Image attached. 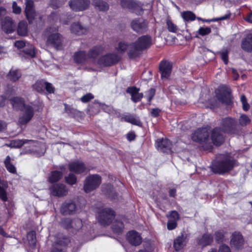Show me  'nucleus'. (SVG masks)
<instances>
[{"label":"nucleus","mask_w":252,"mask_h":252,"mask_svg":"<svg viewBox=\"0 0 252 252\" xmlns=\"http://www.w3.org/2000/svg\"><path fill=\"white\" fill-rule=\"evenodd\" d=\"M154 44L150 34L140 36L134 42L130 43V48L127 52L128 58L131 60L139 58L142 52L150 49Z\"/></svg>","instance_id":"f257e3e1"},{"label":"nucleus","mask_w":252,"mask_h":252,"mask_svg":"<svg viewBox=\"0 0 252 252\" xmlns=\"http://www.w3.org/2000/svg\"><path fill=\"white\" fill-rule=\"evenodd\" d=\"M238 166L237 160L228 155H223L211 166V171L215 174L224 175Z\"/></svg>","instance_id":"f03ea898"},{"label":"nucleus","mask_w":252,"mask_h":252,"mask_svg":"<svg viewBox=\"0 0 252 252\" xmlns=\"http://www.w3.org/2000/svg\"><path fill=\"white\" fill-rule=\"evenodd\" d=\"M25 144H27L29 149L26 150L28 153H33L40 157L44 155L46 151L45 145L41 142L32 140L15 139L10 141L6 145L11 148H20Z\"/></svg>","instance_id":"7ed1b4c3"},{"label":"nucleus","mask_w":252,"mask_h":252,"mask_svg":"<svg viewBox=\"0 0 252 252\" xmlns=\"http://www.w3.org/2000/svg\"><path fill=\"white\" fill-rule=\"evenodd\" d=\"M10 102L16 110H20L23 114L19 119V123L21 125L27 124L33 116V110L31 106L25 105L24 99L20 97H14L11 99Z\"/></svg>","instance_id":"20e7f679"},{"label":"nucleus","mask_w":252,"mask_h":252,"mask_svg":"<svg viewBox=\"0 0 252 252\" xmlns=\"http://www.w3.org/2000/svg\"><path fill=\"white\" fill-rule=\"evenodd\" d=\"M192 140L201 145H203L204 150L211 151L213 147L209 142V132L206 127L198 128L191 134Z\"/></svg>","instance_id":"39448f33"},{"label":"nucleus","mask_w":252,"mask_h":252,"mask_svg":"<svg viewBox=\"0 0 252 252\" xmlns=\"http://www.w3.org/2000/svg\"><path fill=\"white\" fill-rule=\"evenodd\" d=\"M217 100L226 106L233 104V96L231 88L227 85L221 84L215 90Z\"/></svg>","instance_id":"423d86ee"},{"label":"nucleus","mask_w":252,"mask_h":252,"mask_svg":"<svg viewBox=\"0 0 252 252\" xmlns=\"http://www.w3.org/2000/svg\"><path fill=\"white\" fill-rule=\"evenodd\" d=\"M56 28L52 29L50 28L49 32L50 33L47 37L46 43L48 46L54 47L56 50H61L63 48V38L58 32Z\"/></svg>","instance_id":"0eeeda50"},{"label":"nucleus","mask_w":252,"mask_h":252,"mask_svg":"<svg viewBox=\"0 0 252 252\" xmlns=\"http://www.w3.org/2000/svg\"><path fill=\"white\" fill-rule=\"evenodd\" d=\"M237 125L238 122L236 119L227 117L222 119L220 127L223 133L232 134L236 132Z\"/></svg>","instance_id":"6e6552de"},{"label":"nucleus","mask_w":252,"mask_h":252,"mask_svg":"<svg viewBox=\"0 0 252 252\" xmlns=\"http://www.w3.org/2000/svg\"><path fill=\"white\" fill-rule=\"evenodd\" d=\"M120 4L123 8L128 9L138 15H142L144 9L143 4L136 0H121Z\"/></svg>","instance_id":"1a4fd4ad"},{"label":"nucleus","mask_w":252,"mask_h":252,"mask_svg":"<svg viewBox=\"0 0 252 252\" xmlns=\"http://www.w3.org/2000/svg\"><path fill=\"white\" fill-rule=\"evenodd\" d=\"M62 223L68 231L72 233H76L83 226L82 220L78 218L73 220L66 218L63 220Z\"/></svg>","instance_id":"9d476101"},{"label":"nucleus","mask_w":252,"mask_h":252,"mask_svg":"<svg viewBox=\"0 0 252 252\" xmlns=\"http://www.w3.org/2000/svg\"><path fill=\"white\" fill-rule=\"evenodd\" d=\"M101 179L97 174L91 175L85 180L84 189L86 192H89L96 189L101 184Z\"/></svg>","instance_id":"9b49d317"},{"label":"nucleus","mask_w":252,"mask_h":252,"mask_svg":"<svg viewBox=\"0 0 252 252\" xmlns=\"http://www.w3.org/2000/svg\"><path fill=\"white\" fill-rule=\"evenodd\" d=\"M173 68V63L168 60H162L158 66L159 72L161 79H168L171 74Z\"/></svg>","instance_id":"f8f14e48"},{"label":"nucleus","mask_w":252,"mask_h":252,"mask_svg":"<svg viewBox=\"0 0 252 252\" xmlns=\"http://www.w3.org/2000/svg\"><path fill=\"white\" fill-rule=\"evenodd\" d=\"M222 132V129L219 126H216L212 130L211 139L213 144L216 146H220L224 143L225 136Z\"/></svg>","instance_id":"ddd939ff"},{"label":"nucleus","mask_w":252,"mask_h":252,"mask_svg":"<svg viewBox=\"0 0 252 252\" xmlns=\"http://www.w3.org/2000/svg\"><path fill=\"white\" fill-rule=\"evenodd\" d=\"M148 24L143 19L136 18L133 19L130 23L131 29L136 32L142 34L147 31Z\"/></svg>","instance_id":"4468645a"},{"label":"nucleus","mask_w":252,"mask_h":252,"mask_svg":"<svg viewBox=\"0 0 252 252\" xmlns=\"http://www.w3.org/2000/svg\"><path fill=\"white\" fill-rule=\"evenodd\" d=\"M49 190L51 195L57 197L66 196L68 193V189L62 184L53 185L50 187Z\"/></svg>","instance_id":"2eb2a0df"},{"label":"nucleus","mask_w":252,"mask_h":252,"mask_svg":"<svg viewBox=\"0 0 252 252\" xmlns=\"http://www.w3.org/2000/svg\"><path fill=\"white\" fill-rule=\"evenodd\" d=\"M126 239L132 246H139L142 242L141 235L135 230L128 231L126 234Z\"/></svg>","instance_id":"dca6fc26"},{"label":"nucleus","mask_w":252,"mask_h":252,"mask_svg":"<svg viewBox=\"0 0 252 252\" xmlns=\"http://www.w3.org/2000/svg\"><path fill=\"white\" fill-rule=\"evenodd\" d=\"M16 25L10 17H5L1 22V28L5 33L13 32L16 30Z\"/></svg>","instance_id":"f3484780"},{"label":"nucleus","mask_w":252,"mask_h":252,"mask_svg":"<svg viewBox=\"0 0 252 252\" xmlns=\"http://www.w3.org/2000/svg\"><path fill=\"white\" fill-rule=\"evenodd\" d=\"M90 3V0H71L69 5L70 8L74 11H82L87 9Z\"/></svg>","instance_id":"a211bd4d"},{"label":"nucleus","mask_w":252,"mask_h":252,"mask_svg":"<svg viewBox=\"0 0 252 252\" xmlns=\"http://www.w3.org/2000/svg\"><path fill=\"white\" fill-rule=\"evenodd\" d=\"M244 240L242 234L239 232H234L232 233L230 239V245L232 247L239 250L244 247Z\"/></svg>","instance_id":"6ab92c4d"},{"label":"nucleus","mask_w":252,"mask_h":252,"mask_svg":"<svg viewBox=\"0 0 252 252\" xmlns=\"http://www.w3.org/2000/svg\"><path fill=\"white\" fill-rule=\"evenodd\" d=\"M140 88L136 86H130L126 90V93L131 96V100L134 103H137L141 100L143 97V94L139 93Z\"/></svg>","instance_id":"aec40b11"},{"label":"nucleus","mask_w":252,"mask_h":252,"mask_svg":"<svg viewBox=\"0 0 252 252\" xmlns=\"http://www.w3.org/2000/svg\"><path fill=\"white\" fill-rule=\"evenodd\" d=\"M70 171L76 174H81L87 172L85 164L81 161H74L70 162L68 165Z\"/></svg>","instance_id":"412c9836"},{"label":"nucleus","mask_w":252,"mask_h":252,"mask_svg":"<svg viewBox=\"0 0 252 252\" xmlns=\"http://www.w3.org/2000/svg\"><path fill=\"white\" fill-rule=\"evenodd\" d=\"M99 223L103 226H106L110 222V209L105 208L101 210L97 217Z\"/></svg>","instance_id":"4be33fe9"},{"label":"nucleus","mask_w":252,"mask_h":252,"mask_svg":"<svg viewBox=\"0 0 252 252\" xmlns=\"http://www.w3.org/2000/svg\"><path fill=\"white\" fill-rule=\"evenodd\" d=\"M76 209V206L74 203L71 201H65L61 207V212L64 215H70L74 214Z\"/></svg>","instance_id":"5701e85b"},{"label":"nucleus","mask_w":252,"mask_h":252,"mask_svg":"<svg viewBox=\"0 0 252 252\" xmlns=\"http://www.w3.org/2000/svg\"><path fill=\"white\" fill-rule=\"evenodd\" d=\"M156 144L158 149L163 153H167L171 148V142L167 138L158 139Z\"/></svg>","instance_id":"b1692460"},{"label":"nucleus","mask_w":252,"mask_h":252,"mask_svg":"<svg viewBox=\"0 0 252 252\" xmlns=\"http://www.w3.org/2000/svg\"><path fill=\"white\" fill-rule=\"evenodd\" d=\"M73 60L74 62L79 64H83L87 63L89 60V57L84 51H78L76 52L73 55Z\"/></svg>","instance_id":"393cba45"},{"label":"nucleus","mask_w":252,"mask_h":252,"mask_svg":"<svg viewBox=\"0 0 252 252\" xmlns=\"http://www.w3.org/2000/svg\"><path fill=\"white\" fill-rule=\"evenodd\" d=\"M186 238L187 237L184 236V233L182 232L180 235L174 239L173 248L176 251L179 252L184 248L186 245Z\"/></svg>","instance_id":"a878e982"},{"label":"nucleus","mask_w":252,"mask_h":252,"mask_svg":"<svg viewBox=\"0 0 252 252\" xmlns=\"http://www.w3.org/2000/svg\"><path fill=\"white\" fill-rule=\"evenodd\" d=\"M104 51V48L102 46H97L92 48L88 53L89 60L93 62Z\"/></svg>","instance_id":"bb28decb"},{"label":"nucleus","mask_w":252,"mask_h":252,"mask_svg":"<svg viewBox=\"0 0 252 252\" xmlns=\"http://www.w3.org/2000/svg\"><path fill=\"white\" fill-rule=\"evenodd\" d=\"M241 46L245 52L248 53L252 52V33L248 34L242 39Z\"/></svg>","instance_id":"cd10ccee"},{"label":"nucleus","mask_w":252,"mask_h":252,"mask_svg":"<svg viewBox=\"0 0 252 252\" xmlns=\"http://www.w3.org/2000/svg\"><path fill=\"white\" fill-rule=\"evenodd\" d=\"M70 31L73 34L81 35L87 32L88 29L79 23H74L70 27Z\"/></svg>","instance_id":"c85d7f7f"},{"label":"nucleus","mask_w":252,"mask_h":252,"mask_svg":"<svg viewBox=\"0 0 252 252\" xmlns=\"http://www.w3.org/2000/svg\"><path fill=\"white\" fill-rule=\"evenodd\" d=\"M64 112L70 117L78 119L81 118L83 115V113L77 109L73 108L71 106L64 104Z\"/></svg>","instance_id":"c756f323"},{"label":"nucleus","mask_w":252,"mask_h":252,"mask_svg":"<svg viewBox=\"0 0 252 252\" xmlns=\"http://www.w3.org/2000/svg\"><path fill=\"white\" fill-rule=\"evenodd\" d=\"M124 224L122 221L118 220H111V229L114 233L121 235L123 232Z\"/></svg>","instance_id":"7c9ffc66"},{"label":"nucleus","mask_w":252,"mask_h":252,"mask_svg":"<svg viewBox=\"0 0 252 252\" xmlns=\"http://www.w3.org/2000/svg\"><path fill=\"white\" fill-rule=\"evenodd\" d=\"M213 242V236L211 234L204 233L201 237L198 239V244L202 247L211 245Z\"/></svg>","instance_id":"2f4dec72"},{"label":"nucleus","mask_w":252,"mask_h":252,"mask_svg":"<svg viewBox=\"0 0 252 252\" xmlns=\"http://www.w3.org/2000/svg\"><path fill=\"white\" fill-rule=\"evenodd\" d=\"M21 75L22 74L20 70L12 68L7 73L6 76L9 80L15 82L20 79Z\"/></svg>","instance_id":"473e14b6"},{"label":"nucleus","mask_w":252,"mask_h":252,"mask_svg":"<svg viewBox=\"0 0 252 252\" xmlns=\"http://www.w3.org/2000/svg\"><path fill=\"white\" fill-rule=\"evenodd\" d=\"M123 119L127 123H129L132 125L138 126L139 127L142 126V123L140 121L139 118L136 117V116L132 114H129L125 115Z\"/></svg>","instance_id":"72a5a7b5"},{"label":"nucleus","mask_w":252,"mask_h":252,"mask_svg":"<svg viewBox=\"0 0 252 252\" xmlns=\"http://www.w3.org/2000/svg\"><path fill=\"white\" fill-rule=\"evenodd\" d=\"M92 4L99 11H105L109 9V5L102 0H93Z\"/></svg>","instance_id":"f704fd0d"},{"label":"nucleus","mask_w":252,"mask_h":252,"mask_svg":"<svg viewBox=\"0 0 252 252\" xmlns=\"http://www.w3.org/2000/svg\"><path fill=\"white\" fill-rule=\"evenodd\" d=\"M46 81L44 80H37L33 85V89L39 93H44Z\"/></svg>","instance_id":"c9c22d12"},{"label":"nucleus","mask_w":252,"mask_h":252,"mask_svg":"<svg viewBox=\"0 0 252 252\" xmlns=\"http://www.w3.org/2000/svg\"><path fill=\"white\" fill-rule=\"evenodd\" d=\"M4 162L5 167L8 172L11 173H16V167L12 162V159L9 156L6 157Z\"/></svg>","instance_id":"e433bc0d"},{"label":"nucleus","mask_w":252,"mask_h":252,"mask_svg":"<svg viewBox=\"0 0 252 252\" xmlns=\"http://www.w3.org/2000/svg\"><path fill=\"white\" fill-rule=\"evenodd\" d=\"M28 25L26 21H22L19 22L17 28V32L19 35L25 36L27 34Z\"/></svg>","instance_id":"4c0bfd02"},{"label":"nucleus","mask_w":252,"mask_h":252,"mask_svg":"<svg viewBox=\"0 0 252 252\" xmlns=\"http://www.w3.org/2000/svg\"><path fill=\"white\" fill-rule=\"evenodd\" d=\"M63 174L58 171H53L51 172L48 180L50 183H55L59 181L62 177Z\"/></svg>","instance_id":"58836bf2"},{"label":"nucleus","mask_w":252,"mask_h":252,"mask_svg":"<svg viewBox=\"0 0 252 252\" xmlns=\"http://www.w3.org/2000/svg\"><path fill=\"white\" fill-rule=\"evenodd\" d=\"M166 25L167 30L172 33H177L179 29L178 27L169 18L166 20Z\"/></svg>","instance_id":"ea45409f"},{"label":"nucleus","mask_w":252,"mask_h":252,"mask_svg":"<svg viewBox=\"0 0 252 252\" xmlns=\"http://www.w3.org/2000/svg\"><path fill=\"white\" fill-rule=\"evenodd\" d=\"M99 65L109 66L110 65V54L108 53L99 58L97 61Z\"/></svg>","instance_id":"a19ab883"},{"label":"nucleus","mask_w":252,"mask_h":252,"mask_svg":"<svg viewBox=\"0 0 252 252\" xmlns=\"http://www.w3.org/2000/svg\"><path fill=\"white\" fill-rule=\"evenodd\" d=\"M182 16L184 20L186 21H193L195 20L196 16L195 14L190 11H184Z\"/></svg>","instance_id":"79ce46f5"},{"label":"nucleus","mask_w":252,"mask_h":252,"mask_svg":"<svg viewBox=\"0 0 252 252\" xmlns=\"http://www.w3.org/2000/svg\"><path fill=\"white\" fill-rule=\"evenodd\" d=\"M225 233L223 230H219L215 232V239L217 243L220 244L223 242Z\"/></svg>","instance_id":"37998d69"},{"label":"nucleus","mask_w":252,"mask_h":252,"mask_svg":"<svg viewBox=\"0 0 252 252\" xmlns=\"http://www.w3.org/2000/svg\"><path fill=\"white\" fill-rule=\"evenodd\" d=\"M166 217L168 219V220L175 221V222H177L180 218L179 213L176 210L170 211L169 214L166 215Z\"/></svg>","instance_id":"c03bdc74"},{"label":"nucleus","mask_w":252,"mask_h":252,"mask_svg":"<svg viewBox=\"0 0 252 252\" xmlns=\"http://www.w3.org/2000/svg\"><path fill=\"white\" fill-rule=\"evenodd\" d=\"M24 52L31 58H33L35 56V51L34 46L32 44H28L26 48L24 50Z\"/></svg>","instance_id":"a18cd8bd"},{"label":"nucleus","mask_w":252,"mask_h":252,"mask_svg":"<svg viewBox=\"0 0 252 252\" xmlns=\"http://www.w3.org/2000/svg\"><path fill=\"white\" fill-rule=\"evenodd\" d=\"M156 94V90L154 88H151L146 92L145 97L147 98L148 105H151V101L153 99Z\"/></svg>","instance_id":"49530a36"},{"label":"nucleus","mask_w":252,"mask_h":252,"mask_svg":"<svg viewBox=\"0 0 252 252\" xmlns=\"http://www.w3.org/2000/svg\"><path fill=\"white\" fill-rule=\"evenodd\" d=\"M129 47L130 48V43L125 41H120L118 43L117 49L118 51L124 53L127 50Z\"/></svg>","instance_id":"de8ad7c7"},{"label":"nucleus","mask_w":252,"mask_h":252,"mask_svg":"<svg viewBox=\"0 0 252 252\" xmlns=\"http://www.w3.org/2000/svg\"><path fill=\"white\" fill-rule=\"evenodd\" d=\"M27 239L30 245L35 247L36 244L35 233L34 231H30L27 234Z\"/></svg>","instance_id":"09e8293b"},{"label":"nucleus","mask_w":252,"mask_h":252,"mask_svg":"<svg viewBox=\"0 0 252 252\" xmlns=\"http://www.w3.org/2000/svg\"><path fill=\"white\" fill-rule=\"evenodd\" d=\"M251 121V119L249 117L244 114H242L239 119V124L242 126H247L250 123Z\"/></svg>","instance_id":"8fccbe9b"},{"label":"nucleus","mask_w":252,"mask_h":252,"mask_svg":"<svg viewBox=\"0 0 252 252\" xmlns=\"http://www.w3.org/2000/svg\"><path fill=\"white\" fill-rule=\"evenodd\" d=\"M94 107H96L97 108H100L102 109L104 111L106 112H108L109 110V107L108 105H106L105 104L100 102L97 100H95L94 101Z\"/></svg>","instance_id":"3c124183"},{"label":"nucleus","mask_w":252,"mask_h":252,"mask_svg":"<svg viewBox=\"0 0 252 252\" xmlns=\"http://www.w3.org/2000/svg\"><path fill=\"white\" fill-rule=\"evenodd\" d=\"M6 186H0V198L3 201H6L7 200V193H6Z\"/></svg>","instance_id":"603ef678"},{"label":"nucleus","mask_w":252,"mask_h":252,"mask_svg":"<svg viewBox=\"0 0 252 252\" xmlns=\"http://www.w3.org/2000/svg\"><path fill=\"white\" fill-rule=\"evenodd\" d=\"M241 101L242 103L243 109L245 111H248L250 108L249 104L247 102V99L244 94L241 96Z\"/></svg>","instance_id":"864d4df0"},{"label":"nucleus","mask_w":252,"mask_h":252,"mask_svg":"<svg viewBox=\"0 0 252 252\" xmlns=\"http://www.w3.org/2000/svg\"><path fill=\"white\" fill-rule=\"evenodd\" d=\"M77 180L76 177L72 173H70L68 176L65 177V181L67 183L70 185H74Z\"/></svg>","instance_id":"5fc2aeb1"},{"label":"nucleus","mask_w":252,"mask_h":252,"mask_svg":"<svg viewBox=\"0 0 252 252\" xmlns=\"http://www.w3.org/2000/svg\"><path fill=\"white\" fill-rule=\"evenodd\" d=\"M211 32V29L209 27H200L198 31V33L201 36H205L210 34Z\"/></svg>","instance_id":"6e6d98bb"},{"label":"nucleus","mask_w":252,"mask_h":252,"mask_svg":"<svg viewBox=\"0 0 252 252\" xmlns=\"http://www.w3.org/2000/svg\"><path fill=\"white\" fill-rule=\"evenodd\" d=\"M219 54L220 55V58L221 60L223 61L225 64H227L228 63V54L229 52L225 50L223 51H221L219 52Z\"/></svg>","instance_id":"4d7b16f0"},{"label":"nucleus","mask_w":252,"mask_h":252,"mask_svg":"<svg viewBox=\"0 0 252 252\" xmlns=\"http://www.w3.org/2000/svg\"><path fill=\"white\" fill-rule=\"evenodd\" d=\"M71 242L67 237H63L62 240H60L57 242V247L58 246H65L67 245L69 243H71Z\"/></svg>","instance_id":"13d9d810"},{"label":"nucleus","mask_w":252,"mask_h":252,"mask_svg":"<svg viewBox=\"0 0 252 252\" xmlns=\"http://www.w3.org/2000/svg\"><path fill=\"white\" fill-rule=\"evenodd\" d=\"M94 98V95L91 93H88L81 97L80 100L84 103H87Z\"/></svg>","instance_id":"bf43d9fd"},{"label":"nucleus","mask_w":252,"mask_h":252,"mask_svg":"<svg viewBox=\"0 0 252 252\" xmlns=\"http://www.w3.org/2000/svg\"><path fill=\"white\" fill-rule=\"evenodd\" d=\"M178 225L177 222L175 221H172L171 220H168L167 223V228L169 230H172L175 229Z\"/></svg>","instance_id":"052dcab7"},{"label":"nucleus","mask_w":252,"mask_h":252,"mask_svg":"<svg viewBox=\"0 0 252 252\" xmlns=\"http://www.w3.org/2000/svg\"><path fill=\"white\" fill-rule=\"evenodd\" d=\"M161 112V110L158 108H152L150 112V115L153 118L158 117Z\"/></svg>","instance_id":"680f3d73"},{"label":"nucleus","mask_w":252,"mask_h":252,"mask_svg":"<svg viewBox=\"0 0 252 252\" xmlns=\"http://www.w3.org/2000/svg\"><path fill=\"white\" fill-rule=\"evenodd\" d=\"M121 60V57L114 53H111V65L117 63Z\"/></svg>","instance_id":"e2e57ef3"},{"label":"nucleus","mask_w":252,"mask_h":252,"mask_svg":"<svg viewBox=\"0 0 252 252\" xmlns=\"http://www.w3.org/2000/svg\"><path fill=\"white\" fill-rule=\"evenodd\" d=\"M231 16V13L229 12L228 14H225V15L219 17L212 19L211 21L213 22H218L219 21H222L224 20H227L230 18Z\"/></svg>","instance_id":"0e129e2a"},{"label":"nucleus","mask_w":252,"mask_h":252,"mask_svg":"<svg viewBox=\"0 0 252 252\" xmlns=\"http://www.w3.org/2000/svg\"><path fill=\"white\" fill-rule=\"evenodd\" d=\"M218 252H231V251L228 246L222 244L220 246Z\"/></svg>","instance_id":"69168bd1"},{"label":"nucleus","mask_w":252,"mask_h":252,"mask_svg":"<svg viewBox=\"0 0 252 252\" xmlns=\"http://www.w3.org/2000/svg\"><path fill=\"white\" fill-rule=\"evenodd\" d=\"M13 12L16 14H19L21 12V8L20 6H18L15 1H13L12 3Z\"/></svg>","instance_id":"338daca9"},{"label":"nucleus","mask_w":252,"mask_h":252,"mask_svg":"<svg viewBox=\"0 0 252 252\" xmlns=\"http://www.w3.org/2000/svg\"><path fill=\"white\" fill-rule=\"evenodd\" d=\"M45 89L48 93L51 94L54 92V88L52 84L46 82V85L45 86Z\"/></svg>","instance_id":"774afa93"}]
</instances>
